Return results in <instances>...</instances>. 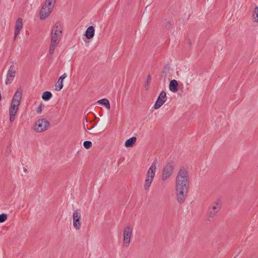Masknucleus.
Listing matches in <instances>:
<instances>
[{"mask_svg":"<svg viewBox=\"0 0 258 258\" xmlns=\"http://www.w3.org/2000/svg\"><path fill=\"white\" fill-rule=\"evenodd\" d=\"M62 30L63 25L60 22H55L51 27L49 47V53L50 55L53 54L55 49L58 46L62 39Z\"/></svg>","mask_w":258,"mask_h":258,"instance_id":"f257e3e1","label":"nucleus"},{"mask_svg":"<svg viewBox=\"0 0 258 258\" xmlns=\"http://www.w3.org/2000/svg\"><path fill=\"white\" fill-rule=\"evenodd\" d=\"M22 92L21 89H18L13 96L9 109L10 121L13 122L16 118V115L19 109Z\"/></svg>","mask_w":258,"mask_h":258,"instance_id":"f03ea898","label":"nucleus"},{"mask_svg":"<svg viewBox=\"0 0 258 258\" xmlns=\"http://www.w3.org/2000/svg\"><path fill=\"white\" fill-rule=\"evenodd\" d=\"M188 174L187 170L181 168L179 170L175 182V188L188 189Z\"/></svg>","mask_w":258,"mask_h":258,"instance_id":"7ed1b4c3","label":"nucleus"},{"mask_svg":"<svg viewBox=\"0 0 258 258\" xmlns=\"http://www.w3.org/2000/svg\"><path fill=\"white\" fill-rule=\"evenodd\" d=\"M156 171V164L155 162H154L151 164L146 174V179L144 185L145 190H148L150 188L151 185L154 180Z\"/></svg>","mask_w":258,"mask_h":258,"instance_id":"20e7f679","label":"nucleus"},{"mask_svg":"<svg viewBox=\"0 0 258 258\" xmlns=\"http://www.w3.org/2000/svg\"><path fill=\"white\" fill-rule=\"evenodd\" d=\"M222 201L218 199L213 202L208 208L207 218L208 220H213L221 209Z\"/></svg>","mask_w":258,"mask_h":258,"instance_id":"39448f33","label":"nucleus"},{"mask_svg":"<svg viewBox=\"0 0 258 258\" xmlns=\"http://www.w3.org/2000/svg\"><path fill=\"white\" fill-rule=\"evenodd\" d=\"M56 3V0H46L40 12V18L41 20L45 19L50 15Z\"/></svg>","mask_w":258,"mask_h":258,"instance_id":"423d86ee","label":"nucleus"},{"mask_svg":"<svg viewBox=\"0 0 258 258\" xmlns=\"http://www.w3.org/2000/svg\"><path fill=\"white\" fill-rule=\"evenodd\" d=\"M133 227L131 225H126L123 230V244L125 247H128L131 243L133 235Z\"/></svg>","mask_w":258,"mask_h":258,"instance_id":"0eeeda50","label":"nucleus"},{"mask_svg":"<svg viewBox=\"0 0 258 258\" xmlns=\"http://www.w3.org/2000/svg\"><path fill=\"white\" fill-rule=\"evenodd\" d=\"M50 123L45 118L38 119L34 125V130L38 133L45 131L49 127Z\"/></svg>","mask_w":258,"mask_h":258,"instance_id":"6e6552de","label":"nucleus"},{"mask_svg":"<svg viewBox=\"0 0 258 258\" xmlns=\"http://www.w3.org/2000/svg\"><path fill=\"white\" fill-rule=\"evenodd\" d=\"M188 189L175 188L176 198L177 202L180 204H183L185 201L188 193Z\"/></svg>","mask_w":258,"mask_h":258,"instance_id":"1a4fd4ad","label":"nucleus"},{"mask_svg":"<svg viewBox=\"0 0 258 258\" xmlns=\"http://www.w3.org/2000/svg\"><path fill=\"white\" fill-rule=\"evenodd\" d=\"M16 69L13 62L9 67L7 73L6 79L5 80V84L6 85H9L13 82L14 78L16 76Z\"/></svg>","mask_w":258,"mask_h":258,"instance_id":"9d476101","label":"nucleus"},{"mask_svg":"<svg viewBox=\"0 0 258 258\" xmlns=\"http://www.w3.org/2000/svg\"><path fill=\"white\" fill-rule=\"evenodd\" d=\"M81 214L79 210H75L73 213V224L76 230H79L81 226Z\"/></svg>","mask_w":258,"mask_h":258,"instance_id":"9b49d317","label":"nucleus"},{"mask_svg":"<svg viewBox=\"0 0 258 258\" xmlns=\"http://www.w3.org/2000/svg\"><path fill=\"white\" fill-rule=\"evenodd\" d=\"M173 170L174 167L171 164H166L163 170L162 180L165 181L169 178L172 174Z\"/></svg>","mask_w":258,"mask_h":258,"instance_id":"f8f14e48","label":"nucleus"},{"mask_svg":"<svg viewBox=\"0 0 258 258\" xmlns=\"http://www.w3.org/2000/svg\"><path fill=\"white\" fill-rule=\"evenodd\" d=\"M167 100L166 93L165 91H162L154 105V108L155 109H158L160 108L164 103L166 102Z\"/></svg>","mask_w":258,"mask_h":258,"instance_id":"ddd939ff","label":"nucleus"},{"mask_svg":"<svg viewBox=\"0 0 258 258\" xmlns=\"http://www.w3.org/2000/svg\"><path fill=\"white\" fill-rule=\"evenodd\" d=\"M23 27V20L22 18H18L16 21L15 25V38L19 34L20 31L22 29Z\"/></svg>","mask_w":258,"mask_h":258,"instance_id":"4468645a","label":"nucleus"},{"mask_svg":"<svg viewBox=\"0 0 258 258\" xmlns=\"http://www.w3.org/2000/svg\"><path fill=\"white\" fill-rule=\"evenodd\" d=\"M67 75L66 73H64L61 75L57 83L55 84V90L57 91H60L63 88V80L67 77Z\"/></svg>","mask_w":258,"mask_h":258,"instance_id":"2eb2a0df","label":"nucleus"},{"mask_svg":"<svg viewBox=\"0 0 258 258\" xmlns=\"http://www.w3.org/2000/svg\"><path fill=\"white\" fill-rule=\"evenodd\" d=\"M169 90L173 93L177 92L178 90V84L176 80H172L169 83Z\"/></svg>","mask_w":258,"mask_h":258,"instance_id":"dca6fc26","label":"nucleus"},{"mask_svg":"<svg viewBox=\"0 0 258 258\" xmlns=\"http://www.w3.org/2000/svg\"><path fill=\"white\" fill-rule=\"evenodd\" d=\"M95 30L92 26H89L86 30L85 36L88 39H91L94 36Z\"/></svg>","mask_w":258,"mask_h":258,"instance_id":"f3484780","label":"nucleus"},{"mask_svg":"<svg viewBox=\"0 0 258 258\" xmlns=\"http://www.w3.org/2000/svg\"><path fill=\"white\" fill-rule=\"evenodd\" d=\"M137 138L136 137H132L125 141V146L127 148L132 147L135 144Z\"/></svg>","mask_w":258,"mask_h":258,"instance_id":"a211bd4d","label":"nucleus"},{"mask_svg":"<svg viewBox=\"0 0 258 258\" xmlns=\"http://www.w3.org/2000/svg\"><path fill=\"white\" fill-rule=\"evenodd\" d=\"M252 19L254 22L258 23V7H255L252 13Z\"/></svg>","mask_w":258,"mask_h":258,"instance_id":"6ab92c4d","label":"nucleus"},{"mask_svg":"<svg viewBox=\"0 0 258 258\" xmlns=\"http://www.w3.org/2000/svg\"><path fill=\"white\" fill-rule=\"evenodd\" d=\"M97 102L99 104H101L104 105L105 107L108 109H109L110 108L109 102L107 99L104 98L99 100Z\"/></svg>","mask_w":258,"mask_h":258,"instance_id":"aec40b11","label":"nucleus"},{"mask_svg":"<svg viewBox=\"0 0 258 258\" xmlns=\"http://www.w3.org/2000/svg\"><path fill=\"white\" fill-rule=\"evenodd\" d=\"M52 97V94L49 91H46L44 92L42 95V98L45 101L49 100Z\"/></svg>","mask_w":258,"mask_h":258,"instance_id":"412c9836","label":"nucleus"},{"mask_svg":"<svg viewBox=\"0 0 258 258\" xmlns=\"http://www.w3.org/2000/svg\"><path fill=\"white\" fill-rule=\"evenodd\" d=\"M83 146L86 149H89L91 148L92 144L91 141H86L83 143Z\"/></svg>","mask_w":258,"mask_h":258,"instance_id":"4be33fe9","label":"nucleus"},{"mask_svg":"<svg viewBox=\"0 0 258 258\" xmlns=\"http://www.w3.org/2000/svg\"><path fill=\"white\" fill-rule=\"evenodd\" d=\"M7 219V215L6 214L0 215V223L4 222Z\"/></svg>","mask_w":258,"mask_h":258,"instance_id":"5701e85b","label":"nucleus"},{"mask_svg":"<svg viewBox=\"0 0 258 258\" xmlns=\"http://www.w3.org/2000/svg\"><path fill=\"white\" fill-rule=\"evenodd\" d=\"M150 80H151V76L150 75H149L148 77L147 80L146 81L145 86V87L146 90L148 89L149 84Z\"/></svg>","mask_w":258,"mask_h":258,"instance_id":"b1692460","label":"nucleus"},{"mask_svg":"<svg viewBox=\"0 0 258 258\" xmlns=\"http://www.w3.org/2000/svg\"><path fill=\"white\" fill-rule=\"evenodd\" d=\"M42 111V105H40L37 109V112L38 113H40Z\"/></svg>","mask_w":258,"mask_h":258,"instance_id":"393cba45","label":"nucleus"},{"mask_svg":"<svg viewBox=\"0 0 258 258\" xmlns=\"http://www.w3.org/2000/svg\"><path fill=\"white\" fill-rule=\"evenodd\" d=\"M24 171L25 172H26V171H27V170H26V169H24Z\"/></svg>","mask_w":258,"mask_h":258,"instance_id":"a878e982","label":"nucleus"}]
</instances>
